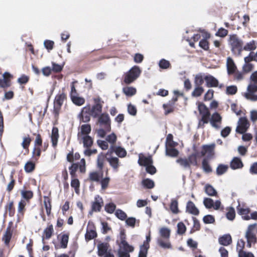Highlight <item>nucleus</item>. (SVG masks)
Masks as SVG:
<instances>
[{
    "instance_id": "f257e3e1",
    "label": "nucleus",
    "mask_w": 257,
    "mask_h": 257,
    "mask_svg": "<svg viewBox=\"0 0 257 257\" xmlns=\"http://www.w3.org/2000/svg\"><path fill=\"white\" fill-rule=\"evenodd\" d=\"M79 169L81 173L84 174L86 172V161L85 159L82 158L78 163H75L71 164L69 167L70 174L72 178L71 186L74 188L76 193L79 191L80 187V182L76 178V172Z\"/></svg>"
},
{
    "instance_id": "f03ea898",
    "label": "nucleus",
    "mask_w": 257,
    "mask_h": 257,
    "mask_svg": "<svg viewBox=\"0 0 257 257\" xmlns=\"http://www.w3.org/2000/svg\"><path fill=\"white\" fill-rule=\"evenodd\" d=\"M105 174L106 177L103 178V170H98V171H93L90 172L88 174L87 180L91 182H99L101 185V189L103 190H105L106 188H107L110 181V177L107 176L108 174L107 169L106 171Z\"/></svg>"
},
{
    "instance_id": "7ed1b4c3",
    "label": "nucleus",
    "mask_w": 257,
    "mask_h": 257,
    "mask_svg": "<svg viewBox=\"0 0 257 257\" xmlns=\"http://www.w3.org/2000/svg\"><path fill=\"white\" fill-rule=\"evenodd\" d=\"M142 70L138 66H134L122 76V84L128 85L136 81L140 76Z\"/></svg>"
},
{
    "instance_id": "20e7f679",
    "label": "nucleus",
    "mask_w": 257,
    "mask_h": 257,
    "mask_svg": "<svg viewBox=\"0 0 257 257\" xmlns=\"http://www.w3.org/2000/svg\"><path fill=\"white\" fill-rule=\"evenodd\" d=\"M64 90V88H63L62 92H59L55 96L54 100L53 114L56 120L58 119L61 107L64 101L67 99V95Z\"/></svg>"
},
{
    "instance_id": "39448f33",
    "label": "nucleus",
    "mask_w": 257,
    "mask_h": 257,
    "mask_svg": "<svg viewBox=\"0 0 257 257\" xmlns=\"http://www.w3.org/2000/svg\"><path fill=\"white\" fill-rule=\"evenodd\" d=\"M198 109L201 116V119L199 121L198 127L203 128L205 124L209 122L211 114L208 108L203 103H198Z\"/></svg>"
},
{
    "instance_id": "423d86ee",
    "label": "nucleus",
    "mask_w": 257,
    "mask_h": 257,
    "mask_svg": "<svg viewBox=\"0 0 257 257\" xmlns=\"http://www.w3.org/2000/svg\"><path fill=\"white\" fill-rule=\"evenodd\" d=\"M228 42L232 52L240 55L242 51V41L239 39L236 35L233 34L229 36Z\"/></svg>"
},
{
    "instance_id": "0eeeda50",
    "label": "nucleus",
    "mask_w": 257,
    "mask_h": 257,
    "mask_svg": "<svg viewBox=\"0 0 257 257\" xmlns=\"http://www.w3.org/2000/svg\"><path fill=\"white\" fill-rule=\"evenodd\" d=\"M93 101L94 104L92 107L90 106V113L93 118H96L101 113L103 101L99 97L94 98Z\"/></svg>"
},
{
    "instance_id": "6e6552de",
    "label": "nucleus",
    "mask_w": 257,
    "mask_h": 257,
    "mask_svg": "<svg viewBox=\"0 0 257 257\" xmlns=\"http://www.w3.org/2000/svg\"><path fill=\"white\" fill-rule=\"evenodd\" d=\"M257 85L250 84L247 87V91L243 94V96L247 100L252 101H257Z\"/></svg>"
},
{
    "instance_id": "1a4fd4ad",
    "label": "nucleus",
    "mask_w": 257,
    "mask_h": 257,
    "mask_svg": "<svg viewBox=\"0 0 257 257\" xmlns=\"http://www.w3.org/2000/svg\"><path fill=\"white\" fill-rule=\"evenodd\" d=\"M98 123L107 131H111V120L106 113H101L98 117Z\"/></svg>"
},
{
    "instance_id": "9d476101",
    "label": "nucleus",
    "mask_w": 257,
    "mask_h": 257,
    "mask_svg": "<svg viewBox=\"0 0 257 257\" xmlns=\"http://www.w3.org/2000/svg\"><path fill=\"white\" fill-rule=\"evenodd\" d=\"M250 123L245 117H241L238 121V125L236 128V133L243 134L245 133L249 127Z\"/></svg>"
},
{
    "instance_id": "9b49d317",
    "label": "nucleus",
    "mask_w": 257,
    "mask_h": 257,
    "mask_svg": "<svg viewBox=\"0 0 257 257\" xmlns=\"http://www.w3.org/2000/svg\"><path fill=\"white\" fill-rule=\"evenodd\" d=\"M91 116V114L90 113V104L87 105L85 107H83L79 114L80 120L84 122H87L89 121Z\"/></svg>"
},
{
    "instance_id": "f8f14e48",
    "label": "nucleus",
    "mask_w": 257,
    "mask_h": 257,
    "mask_svg": "<svg viewBox=\"0 0 257 257\" xmlns=\"http://www.w3.org/2000/svg\"><path fill=\"white\" fill-rule=\"evenodd\" d=\"M113 153H115V154L120 158L125 157L127 154L126 151L124 148L115 145H111L107 151V154L111 156Z\"/></svg>"
},
{
    "instance_id": "ddd939ff",
    "label": "nucleus",
    "mask_w": 257,
    "mask_h": 257,
    "mask_svg": "<svg viewBox=\"0 0 257 257\" xmlns=\"http://www.w3.org/2000/svg\"><path fill=\"white\" fill-rule=\"evenodd\" d=\"M88 227L85 235V240L89 241L95 238L97 236V233L95 231V227L92 222L89 221Z\"/></svg>"
},
{
    "instance_id": "4468645a",
    "label": "nucleus",
    "mask_w": 257,
    "mask_h": 257,
    "mask_svg": "<svg viewBox=\"0 0 257 257\" xmlns=\"http://www.w3.org/2000/svg\"><path fill=\"white\" fill-rule=\"evenodd\" d=\"M254 228L253 225H250L248 226L246 232L245 237L247 239V246L250 247L251 243H255L256 242V237L252 231Z\"/></svg>"
},
{
    "instance_id": "2eb2a0df",
    "label": "nucleus",
    "mask_w": 257,
    "mask_h": 257,
    "mask_svg": "<svg viewBox=\"0 0 257 257\" xmlns=\"http://www.w3.org/2000/svg\"><path fill=\"white\" fill-rule=\"evenodd\" d=\"M209 121L212 127L218 129L222 122V117L218 112H215L212 114Z\"/></svg>"
},
{
    "instance_id": "dca6fc26",
    "label": "nucleus",
    "mask_w": 257,
    "mask_h": 257,
    "mask_svg": "<svg viewBox=\"0 0 257 257\" xmlns=\"http://www.w3.org/2000/svg\"><path fill=\"white\" fill-rule=\"evenodd\" d=\"M103 205L102 198L99 195H96L94 201L91 203V211L92 212H100Z\"/></svg>"
},
{
    "instance_id": "f3484780",
    "label": "nucleus",
    "mask_w": 257,
    "mask_h": 257,
    "mask_svg": "<svg viewBox=\"0 0 257 257\" xmlns=\"http://www.w3.org/2000/svg\"><path fill=\"white\" fill-rule=\"evenodd\" d=\"M215 145L212 144L210 145H203L202 146V150L201 152L202 156L207 154V158H212L214 155V149Z\"/></svg>"
},
{
    "instance_id": "a211bd4d",
    "label": "nucleus",
    "mask_w": 257,
    "mask_h": 257,
    "mask_svg": "<svg viewBox=\"0 0 257 257\" xmlns=\"http://www.w3.org/2000/svg\"><path fill=\"white\" fill-rule=\"evenodd\" d=\"M107 156H109V155H107V153L105 154L102 152L98 155L96 160V167L98 170H103L105 162L107 161V158H108L107 157Z\"/></svg>"
},
{
    "instance_id": "6ab92c4d",
    "label": "nucleus",
    "mask_w": 257,
    "mask_h": 257,
    "mask_svg": "<svg viewBox=\"0 0 257 257\" xmlns=\"http://www.w3.org/2000/svg\"><path fill=\"white\" fill-rule=\"evenodd\" d=\"M186 211L189 214L197 216L199 214V210L192 201H188L186 204Z\"/></svg>"
},
{
    "instance_id": "aec40b11",
    "label": "nucleus",
    "mask_w": 257,
    "mask_h": 257,
    "mask_svg": "<svg viewBox=\"0 0 257 257\" xmlns=\"http://www.w3.org/2000/svg\"><path fill=\"white\" fill-rule=\"evenodd\" d=\"M204 80L207 87H216L218 85V81L211 75L205 76Z\"/></svg>"
},
{
    "instance_id": "412c9836",
    "label": "nucleus",
    "mask_w": 257,
    "mask_h": 257,
    "mask_svg": "<svg viewBox=\"0 0 257 257\" xmlns=\"http://www.w3.org/2000/svg\"><path fill=\"white\" fill-rule=\"evenodd\" d=\"M54 232L53 226L51 223H48L47 227L44 229L42 236L43 242L45 243L44 239H50Z\"/></svg>"
},
{
    "instance_id": "4be33fe9",
    "label": "nucleus",
    "mask_w": 257,
    "mask_h": 257,
    "mask_svg": "<svg viewBox=\"0 0 257 257\" xmlns=\"http://www.w3.org/2000/svg\"><path fill=\"white\" fill-rule=\"evenodd\" d=\"M230 167L232 170L239 169L243 167V164L240 158L234 157L230 163Z\"/></svg>"
},
{
    "instance_id": "5701e85b",
    "label": "nucleus",
    "mask_w": 257,
    "mask_h": 257,
    "mask_svg": "<svg viewBox=\"0 0 257 257\" xmlns=\"http://www.w3.org/2000/svg\"><path fill=\"white\" fill-rule=\"evenodd\" d=\"M13 235V230L12 227L9 225L6 230L5 234H4L2 240L4 241L6 245H8L10 242Z\"/></svg>"
},
{
    "instance_id": "b1692460",
    "label": "nucleus",
    "mask_w": 257,
    "mask_h": 257,
    "mask_svg": "<svg viewBox=\"0 0 257 257\" xmlns=\"http://www.w3.org/2000/svg\"><path fill=\"white\" fill-rule=\"evenodd\" d=\"M58 128L54 126L52 130L51 139L52 146L55 148L57 145L58 140L59 137Z\"/></svg>"
},
{
    "instance_id": "393cba45",
    "label": "nucleus",
    "mask_w": 257,
    "mask_h": 257,
    "mask_svg": "<svg viewBox=\"0 0 257 257\" xmlns=\"http://www.w3.org/2000/svg\"><path fill=\"white\" fill-rule=\"evenodd\" d=\"M218 242L220 244L227 246L232 243V238L229 234H224L220 236L218 238Z\"/></svg>"
},
{
    "instance_id": "a878e982",
    "label": "nucleus",
    "mask_w": 257,
    "mask_h": 257,
    "mask_svg": "<svg viewBox=\"0 0 257 257\" xmlns=\"http://www.w3.org/2000/svg\"><path fill=\"white\" fill-rule=\"evenodd\" d=\"M6 213L8 212L9 215L13 217L15 214V207L14 206V202L13 200H9L5 207Z\"/></svg>"
},
{
    "instance_id": "bb28decb",
    "label": "nucleus",
    "mask_w": 257,
    "mask_h": 257,
    "mask_svg": "<svg viewBox=\"0 0 257 257\" xmlns=\"http://www.w3.org/2000/svg\"><path fill=\"white\" fill-rule=\"evenodd\" d=\"M237 68L233 60L230 57L227 59V69L229 75L233 74L235 73Z\"/></svg>"
},
{
    "instance_id": "cd10ccee",
    "label": "nucleus",
    "mask_w": 257,
    "mask_h": 257,
    "mask_svg": "<svg viewBox=\"0 0 257 257\" xmlns=\"http://www.w3.org/2000/svg\"><path fill=\"white\" fill-rule=\"evenodd\" d=\"M138 163L140 166L147 167L153 164V160L151 156L145 157L144 156H140Z\"/></svg>"
},
{
    "instance_id": "c85d7f7f",
    "label": "nucleus",
    "mask_w": 257,
    "mask_h": 257,
    "mask_svg": "<svg viewBox=\"0 0 257 257\" xmlns=\"http://www.w3.org/2000/svg\"><path fill=\"white\" fill-rule=\"evenodd\" d=\"M107 161L114 171H117L118 170L119 167V160L117 158L108 157L107 158Z\"/></svg>"
},
{
    "instance_id": "c756f323",
    "label": "nucleus",
    "mask_w": 257,
    "mask_h": 257,
    "mask_svg": "<svg viewBox=\"0 0 257 257\" xmlns=\"http://www.w3.org/2000/svg\"><path fill=\"white\" fill-rule=\"evenodd\" d=\"M32 139L30 137L29 135H28L27 136H25L23 138V142L21 144V145L24 149H25L26 151V154H28L29 152V147L32 142Z\"/></svg>"
},
{
    "instance_id": "7c9ffc66",
    "label": "nucleus",
    "mask_w": 257,
    "mask_h": 257,
    "mask_svg": "<svg viewBox=\"0 0 257 257\" xmlns=\"http://www.w3.org/2000/svg\"><path fill=\"white\" fill-rule=\"evenodd\" d=\"M83 147L85 148H90L93 144V140L90 136H84L81 138Z\"/></svg>"
},
{
    "instance_id": "2f4dec72",
    "label": "nucleus",
    "mask_w": 257,
    "mask_h": 257,
    "mask_svg": "<svg viewBox=\"0 0 257 257\" xmlns=\"http://www.w3.org/2000/svg\"><path fill=\"white\" fill-rule=\"evenodd\" d=\"M42 150L39 146L34 147L32 151V159L34 162H38L41 156Z\"/></svg>"
},
{
    "instance_id": "473e14b6",
    "label": "nucleus",
    "mask_w": 257,
    "mask_h": 257,
    "mask_svg": "<svg viewBox=\"0 0 257 257\" xmlns=\"http://www.w3.org/2000/svg\"><path fill=\"white\" fill-rule=\"evenodd\" d=\"M69 234L68 233L62 234L60 239V248H67L69 240Z\"/></svg>"
},
{
    "instance_id": "72a5a7b5",
    "label": "nucleus",
    "mask_w": 257,
    "mask_h": 257,
    "mask_svg": "<svg viewBox=\"0 0 257 257\" xmlns=\"http://www.w3.org/2000/svg\"><path fill=\"white\" fill-rule=\"evenodd\" d=\"M108 243H101L98 245V255L103 256L107 252L109 247Z\"/></svg>"
},
{
    "instance_id": "f704fd0d",
    "label": "nucleus",
    "mask_w": 257,
    "mask_h": 257,
    "mask_svg": "<svg viewBox=\"0 0 257 257\" xmlns=\"http://www.w3.org/2000/svg\"><path fill=\"white\" fill-rule=\"evenodd\" d=\"M163 108L164 109V114L165 115H167L173 112L175 110V105L173 103H171V102L164 104L163 105Z\"/></svg>"
},
{
    "instance_id": "c9c22d12",
    "label": "nucleus",
    "mask_w": 257,
    "mask_h": 257,
    "mask_svg": "<svg viewBox=\"0 0 257 257\" xmlns=\"http://www.w3.org/2000/svg\"><path fill=\"white\" fill-rule=\"evenodd\" d=\"M15 173V171L13 170L10 175V179L11 180L10 182L8 184L7 187V191L9 192H11L14 189L16 185V180L14 179V176Z\"/></svg>"
},
{
    "instance_id": "e433bc0d",
    "label": "nucleus",
    "mask_w": 257,
    "mask_h": 257,
    "mask_svg": "<svg viewBox=\"0 0 257 257\" xmlns=\"http://www.w3.org/2000/svg\"><path fill=\"white\" fill-rule=\"evenodd\" d=\"M236 210L238 214L243 216H249V213L250 212V209L248 207H244L243 206H241L240 204H239L237 207Z\"/></svg>"
},
{
    "instance_id": "4c0bfd02",
    "label": "nucleus",
    "mask_w": 257,
    "mask_h": 257,
    "mask_svg": "<svg viewBox=\"0 0 257 257\" xmlns=\"http://www.w3.org/2000/svg\"><path fill=\"white\" fill-rule=\"evenodd\" d=\"M166 155L171 157H177L179 151L175 147H165Z\"/></svg>"
},
{
    "instance_id": "58836bf2",
    "label": "nucleus",
    "mask_w": 257,
    "mask_h": 257,
    "mask_svg": "<svg viewBox=\"0 0 257 257\" xmlns=\"http://www.w3.org/2000/svg\"><path fill=\"white\" fill-rule=\"evenodd\" d=\"M157 244L159 246L164 249H170L172 248V245L169 239L166 241L163 240V238H160L157 240Z\"/></svg>"
},
{
    "instance_id": "ea45409f",
    "label": "nucleus",
    "mask_w": 257,
    "mask_h": 257,
    "mask_svg": "<svg viewBox=\"0 0 257 257\" xmlns=\"http://www.w3.org/2000/svg\"><path fill=\"white\" fill-rule=\"evenodd\" d=\"M123 93L127 96H132L136 94L137 90L135 87L126 86L122 88Z\"/></svg>"
},
{
    "instance_id": "a19ab883",
    "label": "nucleus",
    "mask_w": 257,
    "mask_h": 257,
    "mask_svg": "<svg viewBox=\"0 0 257 257\" xmlns=\"http://www.w3.org/2000/svg\"><path fill=\"white\" fill-rule=\"evenodd\" d=\"M72 102L77 106H81L85 103V98L82 97H79L78 96H72L70 98Z\"/></svg>"
},
{
    "instance_id": "79ce46f5",
    "label": "nucleus",
    "mask_w": 257,
    "mask_h": 257,
    "mask_svg": "<svg viewBox=\"0 0 257 257\" xmlns=\"http://www.w3.org/2000/svg\"><path fill=\"white\" fill-rule=\"evenodd\" d=\"M80 132L78 133V135L80 134L84 136H89L88 134L91 132V126L89 124H82L80 127Z\"/></svg>"
},
{
    "instance_id": "37998d69",
    "label": "nucleus",
    "mask_w": 257,
    "mask_h": 257,
    "mask_svg": "<svg viewBox=\"0 0 257 257\" xmlns=\"http://www.w3.org/2000/svg\"><path fill=\"white\" fill-rule=\"evenodd\" d=\"M35 162H36L29 161L25 164L24 166V170L26 173H31L35 169Z\"/></svg>"
},
{
    "instance_id": "c03bdc74",
    "label": "nucleus",
    "mask_w": 257,
    "mask_h": 257,
    "mask_svg": "<svg viewBox=\"0 0 257 257\" xmlns=\"http://www.w3.org/2000/svg\"><path fill=\"white\" fill-rule=\"evenodd\" d=\"M205 192L208 195L210 196H216L217 192L214 187L210 185L207 184L205 187Z\"/></svg>"
},
{
    "instance_id": "a18cd8bd",
    "label": "nucleus",
    "mask_w": 257,
    "mask_h": 257,
    "mask_svg": "<svg viewBox=\"0 0 257 257\" xmlns=\"http://www.w3.org/2000/svg\"><path fill=\"white\" fill-rule=\"evenodd\" d=\"M178 143L173 141V136L171 134L167 135L165 147H175Z\"/></svg>"
},
{
    "instance_id": "49530a36",
    "label": "nucleus",
    "mask_w": 257,
    "mask_h": 257,
    "mask_svg": "<svg viewBox=\"0 0 257 257\" xmlns=\"http://www.w3.org/2000/svg\"><path fill=\"white\" fill-rule=\"evenodd\" d=\"M192 220L193 221V225L190 231V234H192L196 231L199 230L201 228L199 221L196 217H192Z\"/></svg>"
},
{
    "instance_id": "de8ad7c7",
    "label": "nucleus",
    "mask_w": 257,
    "mask_h": 257,
    "mask_svg": "<svg viewBox=\"0 0 257 257\" xmlns=\"http://www.w3.org/2000/svg\"><path fill=\"white\" fill-rule=\"evenodd\" d=\"M170 230L167 227H162L160 229V234L161 236L165 239L168 240L170 236Z\"/></svg>"
},
{
    "instance_id": "09e8293b",
    "label": "nucleus",
    "mask_w": 257,
    "mask_h": 257,
    "mask_svg": "<svg viewBox=\"0 0 257 257\" xmlns=\"http://www.w3.org/2000/svg\"><path fill=\"white\" fill-rule=\"evenodd\" d=\"M170 208L172 212L174 214H178L180 212L178 208V203L176 200L172 199L171 200Z\"/></svg>"
},
{
    "instance_id": "8fccbe9b",
    "label": "nucleus",
    "mask_w": 257,
    "mask_h": 257,
    "mask_svg": "<svg viewBox=\"0 0 257 257\" xmlns=\"http://www.w3.org/2000/svg\"><path fill=\"white\" fill-rule=\"evenodd\" d=\"M202 167L203 171L206 173H209L212 171V169L206 158H204L202 160Z\"/></svg>"
},
{
    "instance_id": "3c124183",
    "label": "nucleus",
    "mask_w": 257,
    "mask_h": 257,
    "mask_svg": "<svg viewBox=\"0 0 257 257\" xmlns=\"http://www.w3.org/2000/svg\"><path fill=\"white\" fill-rule=\"evenodd\" d=\"M21 195L22 197L28 202L33 197L34 194L32 191L30 190H22L21 191Z\"/></svg>"
},
{
    "instance_id": "603ef678",
    "label": "nucleus",
    "mask_w": 257,
    "mask_h": 257,
    "mask_svg": "<svg viewBox=\"0 0 257 257\" xmlns=\"http://www.w3.org/2000/svg\"><path fill=\"white\" fill-rule=\"evenodd\" d=\"M188 161V163L191 166L192 165L193 166L197 165V153H192L187 158Z\"/></svg>"
},
{
    "instance_id": "864d4df0",
    "label": "nucleus",
    "mask_w": 257,
    "mask_h": 257,
    "mask_svg": "<svg viewBox=\"0 0 257 257\" xmlns=\"http://www.w3.org/2000/svg\"><path fill=\"white\" fill-rule=\"evenodd\" d=\"M204 91V89L202 86H195V88L192 91L191 95L193 97H199L202 95Z\"/></svg>"
},
{
    "instance_id": "5fc2aeb1",
    "label": "nucleus",
    "mask_w": 257,
    "mask_h": 257,
    "mask_svg": "<svg viewBox=\"0 0 257 257\" xmlns=\"http://www.w3.org/2000/svg\"><path fill=\"white\" fill-rule=\"evenodd\" d=\"M227 165L219 164L216 168V174L218 176L222 175L225 173L228 170Z\"/></svg>"
},
{
    "instance_id": "6e6d98bb",
    "label": "nucleus",
    "mask_w": 257,
    "mask_h": 257,
    "mask_svg": "<svg viewBox=\"0 0 257 257\" xmlns=\"http://www.w3.org/2000/svg\"><path fill=\"white\" fill-rule=\"evenodd\" d=\"M26 202L23 199H21L19 202L18 207V212L21 215H24V212L26 210Z\"/></svg>"
},
{
    "instance_id": "4d7b16f0",
    "label": "nucleus",
    "mask_w": 257,
    "mask_h": 257,
    "mask_svg": "<svg viewBox=\"0 0 257 257\" xmlns=\"http://www.w3.org/2000/svg\"><path fill=\"white\" fill-rule=\"evenodd\" d=\"M142 183L143 185L148 189H152L155 186L154 181L148 178L144 179Z\"/></svg>"
},
{
    "instance_id": "13d9d810",
    "label": "nucleus",
    "mask_w": 257,
    "mask_h": 257,
    "mask_svg": "<svg viewBox=\"0 0 257 257\" xmlns=\"http://www.w3.org/2000/svg\"><path fill=\"white\" fill-rule=\"evenodd\" d=\"M176 162L185 168H189L190 167L186 158H179L176 160Z\"/></svg>"
},
{
    "instance_id": "bf43d9fd",
    "label": "nucleus",
    "mask_w": 257,
    "mask_h": 257,
    "mask_svg": "<svg viewBox=\"0 0 257 257\" xmlns=\"http://www.w3.org/2000/svg\"><path fill=\"white\" fill-rule=\"evenodd\" d=\"M256 49V45L254 41L252 40L245 44L242 47V50L245 51H253Z\"/></svg>"
},
{
    "instance_id": "052dcab7",
    "label": "nucleus",
    "mask_w": 257,
    "mask_h": 257,
    "mask_svg": "<svg viewBox=\"0 0 257 257\" xmlns=\"http://www.w3.org/2000/svg\"><path fill=\"white\" fill-rule=\"evenodd\" d=\"M204 77L201 74L197 75L194 79V84L195 86H201L204 81Z\"/></svg>"
},
{
    "instance_id": "680f3d73",
    "label": "nucleus",
    "mask_w": 257,
    "mask_h": 257,
    "mask_svg": "<svg viewBox=\"0 0 257 257\" xmlns=\"http://www.w3.org/2000/svg\"><path fill=\"white\" fill-rule=\"evenodd\" d=\"M186 231V227L184 223L180 222L177 224V233L179 235H182L185 233Z\"/></svg>"
},
{
    "instance_id": "e2e57ef3",
    "label": "nucleus",
    "mask_w": 257,
    "mask_h": 257,
    "mask_svg": "<svg viewBox=\"0 0 257 257\" xmlns=\"http://www.w3.org/2000/svg\"><path fill=\"white\" fill-rule=\"evenodd\" d=\"M115 215L118 219L121 220H124L127 218L126 214L120 209L116 210Z\"/></svg>"
},
{
    "instance_id": "0e129e2a",
    "label": "nucleus",
    "mask_w": 257,
    "mask_h": 257,
    "mask_svg": "<svg viewBox=\"0 0 257 257\" xmlns=\"http://www.w3.org/2000/svg\"><path fill=\"white\" fill-rule=\"evenodd\" d=\"M116 209V205L113 203H109L105 206V210L106 212L111 214Z\"/></svg>"
},
{
    "instance_id": "69168bd1",
    "label": "nucleus",
    "mask_w": 257,
    "mask_h": 257,
    "mask_svg": "<svg viewBox=\"0 0 257 257\" xmlns=\"http://www.w3.org/2000/svg\"><path fill=\"white\" fill-rule=\"evenodd\" d=\"M33 135L36 136V139L34 141V146L41 147L42 146L43 140L41 134L39 133H34Z\"/></svg>"
},
{
    "instance_id": "338daca9",
    "label": "nucleus",
    "mask_w": 257,
    "mask_h": 257,
    "mask_svg": "<svg viewBox=\"0 0 257 257\" xmlns=\"http://www.w3.org/2000/svg\"><path fill=\"white\" fill-rule=\"evenodd\" d=\"M226 218L229 220H233L235 217V210L233 207H230L226 214Z\"/></svg>"
},
{
    "instance_id": "774afa93",
    "label": "nucleus",
    "mask_w": 257,
    "mask_h": 257,
    "mask_svg": "<svg viewBox=\"0 0 257 257\" xmlns=\"http://www.w3.org/2000/svg\"><path fill=\"white\" fill-rule=\"evenodd\" d=\"M203 222L205 224H211L215 222V218L212 215H206L203 218Z\"/></svg>"
}]
</instances>
